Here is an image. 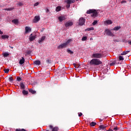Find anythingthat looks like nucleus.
<instances>
[{"label":"nucleus","mask_w":131,"mask_h":131,"mask_svg":"<svg viewBox=\"0 0 131 131\" xmlns=\"http://www.w3.org/2000/svg\"><path fill=\"white\" fill-rule=\"evenodd\" d=\"M99 130H105V128H106V126L101 125H99Z\"/></svg>","instance_id":"11"},{"label":"nucleus","mask_w":131,"mask_h":131,"mask_svg":"<svg viewBox=\"0 0 131 131\" xmlns=\"http://www.w3.org/2000/svg\"><path fill=\"white\" fill-rule=\"evenodd\" d=\"M86 14H91V17H96V16H97V14H98L96 10L94 9H90V10H87V12H86Z\"/></svg>","instance_id":"2"},{"label":"nucleus","mask_w":131,"mask_h":131,"mask_svg":"<svg viewBox=\"0 0 131 131\" xmlns=\"http://www.w3.org/2000/svg\"><path fill=\"white\" fill-rule=\"evenodd\" d=\"M130 2H131V0H130Z\"/></svg>","instance_id":"62"},{"label":"nucleus","mask_w":131,"mask_h":131,"mask_svg":"<svg viewBox=\"0 0 131 131\" xmlns=\"http://www.w3.org/2000/svg\"><path fill=\"white\" fill-rule=\"evenodd\" d=\"M19 86L20 87V89H25V84L23 82H20L19 83Z\"/></svg>","instance_id":"18"},{"label":"nucleus","mask_w":131,"mask_h":131,"mask_svg":"<svg viewBox=\"0 0 131 131\" xmlns=\"http://www.w3.org/2000/svg\"><path fill=\"white\" fill-rule=\"evenodd\" d=\"M22 93H23V95H28V91L24 90L22 91Z\"/></svg>","instance_id":"25"},{"label":"nucleus","mask_w":131,"mask_h":131,"mask_svg":"<svg viewBox=\"0 0 131 131\" xmlns=\"http://www.w3.org/2000/svg\"><path fill=\"white\" fill-rule=\"evenodd\" d=\"M82 113H78V116H79V117L82 116Z\"/></svg>","instance_id":"43"},{"label":"nucleus","mask_w":131,"mask_h":131,"mask_svg":"<svg viewBox=\"0 0 131 131\" xmlns=\"http://www.w3.org/2000/svg\"><path fill=\"white\" fill-rule=\"evenodd\" d=\"M16 81L19 82L21 81V79L19 77H16Z\"/></svg>","instance_id":"39"},{"label":"nucleus","mask_w":131,"mask_h":131,"mask_svg":"<svg viewBox=\"0 0 131 131\" xmlns=\"http://www.w3.org/2000/svg\"><path fill=\"white\" fill-rule=\"evenodd\" d=\"M70 5H71V4H68V5H66V8L67 9H69V8H70Z\"/></svg>","instance_id":"44"},{"label":"nucleus","mask_w":131,"mask_h":131,"mask_svg":"<svg viewBox=\"0 0 131 131\" xmlns=\"http://www.w3.org/2000/svg\"><path fill=\"white\" fill-rule=\"evenodd\" d=\"M17 6H23V3L19 2V3H17Z\"/></svg>","instance_id":"42"},{"label":"nucleus","mask_w":131,"mask_h":131,"mask_svg":"<svg viewBox=\"0 0 131 131\" xmlns=\"http://www.w3.org/2000/svg\"><path fill=\"white\" fill-rule=\"evenodd\" d=\"M10 48L13 49H14V47L10 46Z\"/></svg>","instance_id":"55"},{"label":"nucleus","mask_w":131,"mask_h":131,"mask_svg":"<svg viewBox=\"0 0 131 131\" xmlns=\"http://www.w3.org/2000/svg\"><path fill=\"white\" fill-rule=\"evenodd\" d=\"M92 38H90V40H92Z\"/></svg>","instance_id":"58"},{"label":"nucleus","mask_w":131,"mask_h":131,"mask_svg":"<svg viewBox=\"0 0 131 131\" xmlns=\"http://www.w3.org/2000/svg\"><path fill=\"white\" fill-rule=\"evenodd\" d=\"M67 53H68L71 55L73 54V51H71L70 49H67Z\"/></svg>","instance_id":"31"},{"label":"nucleus","mask_w":131,"mask_h":131,"mask_svg":"<svg viewBox=\"0 0 131 131\" xmlns=\"http://www.w3.org/2000/svg\"><path fill=\"white\" fill-rule=\"evenodd\" d=\"M75 3V0H67V4H71Z\"/></svg>","instance_id":"16"},{"label":"nucleus","mask_w":131,"mask_h":131,"mask_svg":"<svg viewBox=\"0 0 131 131\" xmlns=\"http://www.w3.org/2000/svg\"><path fill=\"white\" fill-rule=\"evenodd\" d=\"M49 128H50L52 129H53V128H53V126H52V125H49Z\"/></svg>","instance_id":"49"},{"label":"nucleus","mask_w":131,"mask_h":131,"mask_svg":"<svg viewBox=\"0 0 131 131\" xmlns=\"http://www.w3.org/2000/svg\"><path fill=\"white\" fill-rule=\"evenodd\" d=\"M85 23V19L83 17H80L79 18V26H82L84 25Z\"/></svg>","instance_id":"5"},{"label":"nucleus","mask_w":131,"mask_h":131,"mask_svg":"<svg viewBox=\"0 0 131 131\" xmlns=\"http://www.w3.org/2000/svg\"><path fill=\"white\" fill-rule=\"evenodd\" d=\"M102 64V62L100 60L96 58L92 59L89 62L90 66H99Z\"/></svg>","instance_id":"1"},{"label":"nucleus","mask_w":131,"mask_h":131,"mask_svg":"<svg viewBox=\"0 0 131 131\" xmlns=\"http://www.w3.org/2000/svg\"><path fill=\"white\" fill-rule=\"evenodd\" d=\"M95 125H96V123H95V122H92L90 123L91 126L94 127Z\"/></svg>","instance_id":"28"},{"label":"nucleus","mask_w":131,"mask_h":131,"mask_svg":"<svg viewBox=\"0 0 131 131\" xmlns=\"http://www.w3.org/2000/svg\"><path fill=\"white\" fill-rule=\"evenodd\" d=\"M4 71L5 72V73H8L10 71V70L9 69H5Z\"/></svg>","instance_id":"37"},{"label":"nucleus","mask_w":131,"mask_h":131,"mask_svg":"<svg viewBox=\"0 0 131 131\" xmlns=\"http://www.w3.org/2000/svg\"><path fill=\"white\" fill-rule=\"evenodd\" d=\"M32 34H31V35H30V38H29L30 41H32L34 40H35V39L36 38L35 36H32Z\"/></svg>","instance_id":"12"},{"label":"nucleus","mask_w":131,"mask_h":131,"mask_svg":"<svg viewBox=\"0 0 131 131\" xmlns=\"http://www.w3.org/2000/svg\"><path fill=\"white\" fill-rule=\"evenodd\" d=\"M46 131H49L48 130H46Z\"/></svg>","instance_id":"61"},{"label":"nucleus","mask_w":131,"mask_h":131,"mask_svg":"<svg viewBox=\"0 0 131 131\" xmlns=\"http://www.w3.org/2000/svg\"><path fill=\"white\" fill-rule=\"evenodd\" d=\"M10 55V54H9V53H4V57H7L8 56H9Z\"/></svg>","instance_id":"38"},{"label":"nucleus","mask_w":131,"mask_h":131,"mask_svg":"<svg viewBox=\"0 0 131 131\" xmlns=\"http://www.w3.org/2000/svg\"><path fill=\"white\" fill-rule=\"evenodd\" d=\"M14 7H12V8H11L5 9L4 10H5V11H12V10H14Z\"/></svg>","instance_id":"26"},{"label":"nucleus","mask_w":131,"mask_h":131,"mask_svg":"<svg viewBox=\"0 0 131 131\" xmlns=\"http://www.w3.org/2000/svg\"><path fill=\"white\" fill-rule=\"evenodd\" d=\"M79 67H80V65L74 66V67H75L76 69L79 68Z\"/></svg>","instance_id":"48"},{"label":"nucleus","mask_w":131,"mask_h":131,"mask_svg":"<svg viewBox=\"0 0 131 131\" xmlns=\"http://www.w3.org/2000/svg\"><path fill=\"white\" fill-rule=\"evenodd\" d=\"M70 42H71V39H69V40H67V41H66V42L63 43L59 45V46H58V47H57V49L60 50V49H63L64 48H66V47H67V46H68V45H69Z\"/></svg>","instance_id":"3"},{"label":"nucleus","mask_w":131,"mask_h":131,"mask_svg":"<svg viewBox=\"0 0 131 131\" xmlns=\"http://www.w3.org/2000/svg\"><path fill=\"white\" fill-rule=\"evenodd\" d=\"M128 45L131 46V41H128Z\"/></svg>","instance_id":"54"},{"label":"nucleus","mask_w":131,"mask_h":131,"mask_svg":"<svg viewBox=\"0 0 131 131\" xmlns=\"http://www.w3.org/2000/svg\"><path fill=\"white\" fill-rule=\"evenodd\" d=\"M46 63H47V64H51L52 63V61L50 59L47 58L46 59Z\"/></svg>","instance_id":"27"},{"label":"nucleus","mask_w":131,"mask_h":131,"mask_svg":"<svg viewBox=\"0 0 131 131\" xmlns=\"http://www.w3.org/2000/svg\"><path fill=\"white\" fill-rule=\"evenodd\" d=\"M86 40H87V37L86 36H84L82 37V39H81V40H82V41H85Z\"/></svg>","instance_id":"32"},{"label":"nucleus","mask_w":131,"mask_h":131,"mask_svg":"<svg viewBox=\"0 0 131 131\" xmlns=\"http://www.w3.org/2000/svg\"><path fill=\"white\" fill-rule=\"evenodd\" d=\"M39 5V3H36L35 4H34V7H36Z\"/></svg>","instance_id":"45"},{"label":"nucleus","mask_w":131,"mask_h":131,"mask_svg":"<svg viewBox=\"0 0 131 131\" xmlns=\"http://www.w3.org/2000/svg\"><path fill=\"white\" fill-rule=\"evenodd\" d=\"M116 63V61L115 60L113 61L112 62L110 63V66H114Z\"/></svg>","instance_id":"30"},{"label":"nucleus","mask_w":131,"mask_h":131,"mask_svg":"<svg viewBox=\"0 0 131 131\" xmlns=\"http://www.w3.org/2000/svg\"><path fill=\"white\" fill-rule=\"evenodd\" d=\"M73 66L74 67H76L77 66H79V64H76V63H73Z\"/></svg>","instance_id":"50"},{"label":"nucleus","mask_w":131,"mask_h":131,"mask_svg":"<svg viewBox=\"0 0 131 131\" xmlns=\"http://www.w3.org/2000/svg\"><path fill=\"white\" fill-rule=\"evenodd\" d=\"M100 121H102V120H100Z\"/></svg>","instance_id":"59"},{"label":"nucleus","mask_w":131,"mask_h":131,"mask_svg":"<svg viewBox=\"0 0 131 131\" xmlns=\"http://www.w3.org/2000/svg\"><path fill=\"white\" fill-rule=\"evenodd\" d=\"M13 80H14V79L13 78V77H10L9 78V81H10V82H13Z\"/></svg>","instance_id":"35"},{"label":"nucleus","mask_w":131,"mask_h":131,"mask_svg":"<svg viewBox=\"0 0 131 131\" xmlns=\"http://www.w3.org/2000/svg\"><path fill=\"white\" fill-rule=\"evenodd\" d=\"M103 57V54L102 53H93L91 58L95 59L102 58Z\"/></svg>","instance_id":"4"},{"label":"nucleus","mask_w":131,"mask_h":131,"mask_svg":"<svg viewBox=\"0 0 131 131\" xmlns=\"http://www.w3.org/2000/svg\"><path fill=\"white\" fill-rule=\"evenodd\" d=\"M118 59H119V60L120 61H122L124 60L123 59V57L121 56H119V57H118Z\"/></svg>","instance_id":"36"},{"label":"nucleus","mask_w":131,"mask_h":131,"mask_svg":"<svg viewBox=\"0 0 131 131\" xmlns=\"http://www.w3.org/2000/svg\"><path fill=\"white\" fill-rule=\"evenodd\" d=\"M34 64L36 66H40L41 64V61L40 60H36L34 61Z\"/></svg>","instance_id":"17"},{"label":"nucleus","mask_w":131,"mask_h":131,"mask_svg":"<svg viewBox=\"0 0 131 131\" xmlns=\"http://www.w3.org/2000/svg\"><path fill=\"white\" fill-rule=\"evenodd\" d=\"M25 33L28 34L31 32V28H30L29 27H26V28H25Z\"/></svg>","instance_id":"10"},{"label":"nucleus","mask_w":131,"mask_h":131,"mask_svg":"<svg viewBox=\"0 0 131 131\" xmlns=\"http://www.w3.org/2000/svg\"><path fill=\"white\" fill-rule=\"evenodd\" d=\"M45 30V28H42V30H41V31L42 32L43 31H44Z\"/></svg>","instance_id":"51"},{"label":"nucleus","mask_w":131,"mask_h":131,"mask_svg":"<svg viewBox=\"0 0 131 131\" xmlns=\"http://www.w3.org/2000/svg\"><path fill=\"white\" fill-rule=\"evenodd\" d=\"M119 29H120V27H115L113 29H112V30L117 31L119 30Z\"/></svg>","instance_id":"21"},{"label":"nucleus","mask_w":131,"mask_h":131,"mask_svg":"<svg viewBox=\"0 0 131 131\" xmlns=\"http://www.w3.org/2000/svg\"><path fill=\"white\" fill-rule=\"evenodd\" d=\"M121 3L122 4H124V3H126V1H121Z\"/></svg>","instance_id":"47"},{"label":"nucleus","mask_w":131,"mask_h":131,"mask_svg":"<svg viewBox=\"0 0 131 131\" xmlns=\"http://www.w3.org/2000/svg\"><path fill=\"white\" fill-rule=\"evenodd\" d=\"M105 34L110 37H114V34L109 29L105 30Z\"/></svg>","instance_id":"6"},{"label":"nucleus","mask_w":131,"mask_h":131,"mask_svg":"<svg viewBox=\"0 0 131 131\" xmlns=\"http://www.w3.org/2000/svg\"><path fill=\"white\" fill-rule=\"evenodd\" d=\"M58 19L59 20V21L62 22L66 19V18L64 16H60L58 18Z\"/></svg>","instance_id":"14"},{"label":"nucleus","mask_w":131,"mask_h":131,"mask_svg":"<svg viewBox=\"0 0 131 131\" xmlns=\"http://www.w3.org/2000/svg\"><path fill=\"white\" fill-rule=\"evenodd\" d=\"M49 11V9H47V12H48Z\"/></svg>","instance_id":"57"},{"label":"nucleus","mask_w":131,"mask_h":131,"mask_svg":"<svg viewBox=\"0 0 131 131\" xmlns=\"http://www.w3.org/2000/svg\"><path fill=\"white\" fill-rule=\"evenodd\" d=\"M28 54H30V51H28Z\"/></svg>","instance_id":"56"},{"label":"nucleus","mask_w":131,"mask_h":131,"mask_svg":"<svg viewBox=\"0 0 131 131\" xmlns=\"http://www.w3.org/2000/svg\"><path fill=\"white\" fill-rule=\"evenodd\" d=\"M15 131H27L25 129H15Z\"/></svg>","instance_id":"40"},{"label":"nucleus","mask_w":131,"mask_h":131,"mask_svg":"<svg viewBox=\"0 0 131 131\" xmlns=\"http://www.w3.org/2000/svg\"><path fill=\"white\" fill-rule=\"evenodd\" d=\"M3 33V32H2V31H1V30H0V34H1V35H2Z\"/></svg>","instance_id":"52"},{"label":"nucleus","mask_w":131,"mask_h":131,"mask_svg":"<svg viewBox=\"0 0 131 131\" xmlns=\"http://www.w3.org/2000/svg\"><path fill=\"white\" fill-rule=\"evenodd\" d=\"M106 131H113V130H112V129H109L108 130H107Z\"/></svg>","instance_id":"53"},{"label":"nucleus","mask_w":131,"mask_h":131,"mask_svg":"<svg viewBox=\"0 0 131 131\" xmlns=\"http://www.w3.org/2000/svg\"><path fill=\"white\" fill-rule=\"evenodd\" d=\"M98 21L97 20H94L93 23H92V25L95 26L97 24Z\"/></svg>","instance_id":"41"},{"label":"nucleus","mask_w":131,"mask_h":131,"mask_svg":"<svg viewBox=\"0 0 131 131\" xmlns=\"http://www.w3.org/2000/svg\"><path fill=\"white\" fill-rule=\"evenodd\" d=\"M12 22L15 24H17L19 23V21H18V19H15L12 20Z\"/></svg>","instance_id":"24"},{"label":"nucleus","mask_w":131,"mask_h":131,"mask_svg":"<svg viewBox=\"0 0 131 131\" xmlns=\"http://www.w3.org/2000/svg\"><path fill=\"white\" fill-rule=\"evenodd\" d=\"M58 127H54L53 129H52V131H58Z\"/></svg>","instance_id":"34"},{"label":"nucleus","mask_w":131,"mask_h":131,"mask_svg":"<svg viewBox=\"0 0 131 131\" xmlns=\"http://www.w3.org/2000/svg\"><path fill=\"white\" fill-rule=\"evenodd\" d=\"M25 63V58L24 57H21V59L19 60V61L18 62V63L20 65H22Z\"/></svg>","instance_id":"13"},{"label":"nucleus","mask_w":131,"mask_h":131,"mask_svg":"<svg viewBox=\"0 0 131 131\" xmlns=\"http://www.w3.org/2000/svg\"><path fill=\"white\" fill-rule=\"evenodd\" d=\"M59 70L60 72H64L65 71H66V67H65L64 65L61 66L59 67Z\"/></svg>","instance_id":"9"},{"label":"nucleus","mask_w":131,"mask_h":131,"mask_svg":"<svg viewBox=\"0 0 131 131\" xmlns=\"http://www.w3.org/2000/svg\"><path fill=\"white\" fill-rule=\"evenodd\" d=\"M106 24H107V25H111L112 24V21H111V20H106Z\"/></svg>","instance_id":"33"},{"label":"nucleus","mask_w":131,"mask_h":131,"mask_svg":"<svg viewBox=\"0 0 131 131\" xmlns=\"http://www.w3.org/2000/svg\"><path fill=\"white\" fill-rule=\"evenodd\" d=\"M40 21L39 16H35L34 19H33V23H37Z\"/></svg>","instance_id":"8"},{"label":"nucleus","mask_w":131,"mask_h":131,"mask_svg":"<svg viewBox=\"0 0 131 131\" xmlns=\"http://www.w3.org/2000/svg\"><path fill=\"white\" fill-rule=\"evenodd\" d=\"M61 11V7H60V6L57 7L56 8V11L59 12V11Z\"/></svg>","instance_id":"29"},{"label":"nucleus","mask_w":131,"mask_h":131,"mask_svg":"<svg viewBox=\"0 0 131 131\" xmlns=\"http://www.w3.org/2000/svg\"><path fill=\"white\" fill-rule=\"evenodd\" d=\"M45 38H46V37L45 36H43V37H42V38H40L38 41L39 43H42L43 41L45 40Z\"/></svg>","instance_id":"15"},{"label":"nucleus","mask_w":131,"mask_h":131,"mask_svg":"<svg viewBox=\"0 0 131 131\" xmlns=\"http://www.w3.org/2000/svg\"><path fill=\"white\" fill-rule=\"evenodd\" d=\"M64 26L66 28L72 27V26H73V22L69 20L65 23Z\"/></svg>","instance_id":"7"},{"label":"nucleus","mask_w":131,"mask_h":131,"mask_svg":"<svg viewBox=\"0 0 131 131\" xmlns=\"http://www.w3.org/2000/svg\"><path fill=\"white\" fill-rule=\"evenodd\" d=\"M118 129V128L117 127H115L114 128H113V130H117Z\"/></svg>","instance_id":"46"},{"label":"nucleus","mask_w":131,"mask_h":131,"mask_svg":"<svg viewBox=\"0 0 131 131\" xmlns=\"http://www.w3.org/2000/svg\"><path fill=\"white\" fill-rule=\"evenodd\" d=\"M29 92L31 93V94H36V91H35L34 90H33L32 89L29 90Z\"/></svg>","instance_id":"23"},{"label":"nucleus","mask_w":131,"mask_h":131,"mask_svg":"<svg viewBox=\"0 0 131 131\" xmlns=\"http://www.w3.org/2000/svg\"><path fill=\"white\" fill-rule=\"evenodd\" d=\"M92 30H94V28L90 27V28H88L85 29V31H90Z\"/></svg>","instance_id":"20"},{"label":"nucleus","mask_w":131,"mask_h":131,"mask_svg":"<svg viewBox=\"0 0 131 131\" xmlns=\"http://www.w3.org/2000/svg\"><path fill=\"white\" fill-rule=\"evenodd\" d=\"M129 51H123V52H122V53H121V55H125L127 54H128V53H129Z\"/></svg>","instance_id":"22"},{"label":"nucleus","mask_w":131,"mask_h":131,"mask_svg":"<svg viewBox=\"0 0 131 131\" xmlns=\"http://www.w3.org/2000/svg\"><path fill=\"white\" fill-rule=\"evenodd\" d=\"M100 121H102V120H100Z\"/></svg>","instance_id":"60"},{"label":"nucleus","mask_w":131,"mask_h":131,"mask_svg":"<svg viewBox=\"0 0 131 131\" xmlns=\"http://www.w3.org/2000/svg\"><path fill=\"white\" fill-rule=\"evenodd\" d=\"M2 39H6L9 38V36L7 35H2Z\"/></svg>","instance_id":"19"}]
</instances>
